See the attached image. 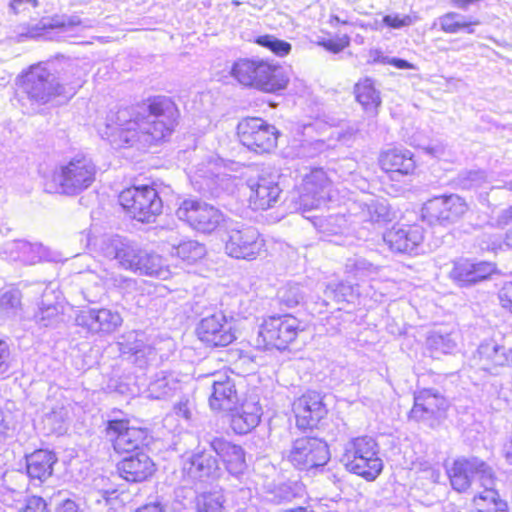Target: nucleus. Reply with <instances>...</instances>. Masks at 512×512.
<instances>
[{
    "label": "nucleus",
    "mask_w": 512,
    "mask_h": 512,
    "mask_svg": "<svg viewBox=\"0 0 512 512\" xmlns=\"http://www.w3.org/2000/svg\"><path fill=\"white\" fill-rule=\"evenodd\" d=\"M103 434L113 453L121 457L115 466L120 479L129 484H143L156 477L158 464L147 452L154 437L147 426L129 417H114L104 422Z\"/></svg>",
    "instance_id": "obj_1"
},
{
    "label": "nucleus",
    "mask_w": 512,
    "mask_h": 512,
    "mask_svg": "<svg viewBox=\"0 0 512 512\" xmlns=\"http://www.w3.org/2000/svg\"><path fill=\"white\" fill-rule=\"evenodd\" d=\"M117 203L127 217L143 224L155 222L164 208L154 183L124 187L118 193Z\"/></svg>",
    "instance_id": "obj_2"
},
{
    "label": "nucleus",
    "mask_w": 512,
    "mask_h": 512,
    "mask_svg": "<svg viewBox=\"0 0 512 512\" xmlns=\"http://www.w3.org/2000/svg\"><path fill=\"white\" fill-rule=\"evenodd\" d=\"M343 459L347 471L368 482L376 480L383 470L379 445L372 436L360 435L350 439Z\"/></svg>",
    "instance_id": "obj_3"
},
{
    "label": "nucleus",
    "mask_w": 512,
    "mask_h": 512,
    "mask_svg": "<svg viewBox=\"0 0 512 512\" xmlns=\"http://www.w3.org/2000/svg\"><path fill=\"white\" fill-rule=\"evenodd\" d=\"M98 169L86 156H76L60 166L47 186L50 192L76 195L90 188L96 181Z\"/></svg>",
    "instance_id": "obj_4"
},
{
    "label": "nucleus",
    "mask_w": 512,
    "mask_h": 512,
    "mask_svg": "<svg viewBox=\"0 0 512 512\" xmlns=\"http://www.w3.org/2000/svg\"><path fill=\"white\" fill-rule=\"evenodd\" d=\"M303 330L301 321L292 314L264 317L257 334L258 348L265 351H285L296 342Z\"/></svg>",
    "instance_id": "obj_5"
},
{
    "label": "nucleus",
    "mask_w": 512,
    "mask_h": 512,
    "mask_svg": "<svg viewBox=\"0 0 512 512\" xmlns=\"http://www.w3.org/2000/svg\"><path fill=\"white\" fill-rule=\"evenodd\" d=\"M281 136L279 129L258 116L242 117L235 128L238 143L247 151L264 155L273 152Z\"/></svg>",
    "instance_id": "obj_6"
},
{
    "label": "nucleus",
    "mask_w": 512,
    "mask_h": 512,
    "mask_svg": "<svg viewBox=\"0 0 512 512\" xmlns=\"http://www.w3.org/2000/svg\"><path fill=\"white\" fill-rule=\"evenodd\" d=\"M175 215L190 229L205 235L218 231L227 221V217L219 208L195 197L182 200L175 210Z\"/></svg>",
    "instance_id": "obj_7"
},
{
    "label": "nucleus",
    "mask_w": 512,
    "mask_h": 512,
    "mask_svg": "<svg viewBox=\"0 0 512 512\" xmlns=\"http://www.w3.org/2000/svg\"><path fill=\"white\" fill-rule=\"evenodd\" d=\"M197 340L207 349H224L237 340V330L223 311L202 317L194 330Z\"/></svg>",
    "instance_id": "obj_8"
},
{
    "label": "nucleus",
    "mask_w": 512,
    "mask_h": 512,
    "mask_svg": "<svg viewBox=\"0 0 512 512\" xmlns=\"http://www.w3.org/2000/svg\"><path fill=\"white\" fill-rule=\"evenodd\" d=\"M445 474L451 487L458 493L468 491L475 477L495 479L492 468L478 458L459 457L445 464Z\"/></svg>",
    "instance_id": "obj_9"
},
{
    "label": "nucleus",
    "mask_w": 512,
    "mask_h": 512,
    "mask_svg": "<svg viewBox=\"0 0 512 512\" xmlns=\"http://www.w3.org/2000/svg\"><path fill=\"white\" fill-rule=\"evenodd\" d=\"M286 459L294 468L309 471L329 461V447L320 438L302 436L293 441Z\"/></svg>",
    "instance_id": "obj_10"
},
{
    "label": "nucleus",
    "mask_w": 512,
    "mask_h": 512,
    "mask_svg": "<svg viewBox=\"0 0 512 512\" xmlns=\"http://www.w3.org/2000/svg\"><path fill=\"white\" fill-rule=\"evenodd\" d=\"M324 395L315 390H307L292 402V413L298 429H319L327 419L329 410Z\"/></svg>",
    "instance_id": "obj_11"
},
{
    "label": "nucleus",
    "mask_w": 512,
    "mask_h": 512,
    "mask_svg": "<svg viewBox=\"0 0 512 512\" xmlns=\"http://www.w3.org/2000/svg\"><path fill=\"white\" fill-rule=\"evenodd\" d=\"M382 240L394 254L415 255L425 240V229L417 222L398 221L385 229Z\"/></svg>",
    "instance_id": "obj_12"
},
{
    "label": "nucleus",
    "mask_w": 512,
    "mask_h": 512,
    "mask_svg": "<svg viewBox=\"0 0 512 512\" xmlns=\"http://www.w3.org/2000/svg\"><path fill=\"white\" fill-rule=\"evenodd\" d=\"M225 251L232 258L252 261L266 253V240L254 227L231 229L225 241Z\"/></svg>",
    "instance_id": "obj_13"
},
{
    "label": "nucleus",
    "mask_w": 512,
    "mask_h": 512,
    "mask_svg": "<svg viewBox=\"0 0 512 512\" xmlns=\"http://www.w3.org/2000/svg\"><path fill=\"white\" fill-rule=\"evenodd\" d=\"M450 407L449 400L433 388H423L414 393L408 419L414 422L439 421Z\"/></svg>",
    "instance_id": "obj_14"
},
{
    "label": "nucleus",
    "mask_w": 512,
    "mask_h": 512,
    "mask_svg": "<svg viewBox=\"0 0 512 512\" xmlns=\"http://www.w3.org/2000/svg\"><path fill=\"white\" fill-rule=\"evenodd\" d=\"M496 274V263L462 257L453 261L449 278L460 287H469L488 281Z\"/></svg>",
    "instance_id": "obj_15"
},
{
    "label": "nucleus",
    "mask_w": 512,
    "mask_h": 512,
    "mask_svg": "<svg viewBox=\"0 0 512 512\" xmlns=\"http://www.w3.org/2000/svg\"><path fill=\"white\" fill-rule=\"evenodd\" d=\"M332 181L321 168L312 169L307 173L298 188L299 199L309 210L317 209L331 200Z\"/></svg>",
    "instance_id": "obj_16"
},
{
    "label": "nucleus",
    "mask_w": 512,
    "mask_h": 512,
    "mask_svg": "<svg viewBox=\"0 0 512 512\" xmlns=\"http://www.w3.org/2000/svg\"><path fill=\"white\" fill-rule=\"evenodd\" d=\"M377 165L391 180L413 175L417 168L414 153L399 145L382 149L377 157Z\"/></svg>",
    "instance_id": "obj_17"
},
{
    "label": "nucleus",
    "mask_w": 512,
    "mask_h": 512,
    "mask_svg": "<svg viewBox=\"0 0 512 512\" xmlns=\"http://www.w3.org/2000/svg\"><path fill=\"white\" fill-rule=\"evenodd\" d=\"M465 201L457 195H442L427 200L421 208V217L430 223H443L464 214Z\"/></svg>",
    "instance_id": "obj_18"
},
{
    "label": "nucleus",
    "mask_w": 512,
    "mask_h": 512,
    "mask_svg": "<svg viewBox=\"0 0 512 512\" xmlns=\"http://www.w3.org/2000/svg\"><path fill=\"white\" fill-rule=\"evenodd\" d=\"M210 446L217 455L218 462L231 476L238 477L247 470L246 452L241 445L223 437H215Z\"/></svg>",
    "instance_id": "obj_19"
},
{
    "label": "nucleus",
    "mask_w": 512,
    "mask_h": 512,
    "mask_svg": "<svg viewBox=\"0 0 512 512\" xmlns=\"http://www.w3.org/2000/svg\"><path fill=\"white\" fill-rule=\"evenodd\" d=\"M282 189L279 184L267 177H260L249 184L248 207L254 212L273 209L280 201Z\"/></svg>",
    "instance_id": "obj_20"
},
{
    "label": "nucleus",
    "mask_w": 512,
    "mask_h": 512,
    "mask_svg": "<svg viewBox=\"0 0 512 512\" xmlns=\"http://www.w3.org/2000/svg\"><path fill=\"white\" fill-rule=\"evenodd\" d=\"M229 412L230 428L238 435H245L251 432L261 421V405L251 399H244L238 402Z\"/></svg>",
    "instance_id": "obj_21"
},
{
    "label": "nucleus",
    "mask_w": 512,
    "mask_h": 512,
    "mask_svg": "<svg viewBox=\"0 0 512 512\" xmlns=\"http://www.w3.org/2000/svg\"><path fill=\"white\" fill-rule=\"evenodd\" d=\"M253 89L264 93H276L286 88L288 78L281 65L268 59H259Z\"/></svg>",
    "instance_id": "obj_22"
},
{
    "label": "nucleus",
    "mask_w": 512,
    "mask_h": 512,
    "mask_svg": "<svg viewBox=\"0 0 512 512\" xmlns=\"http://www.w3.org/2000/svg\"><path fill=\"white\" fill-rule=\"evenodd\" d=\"M120 264L133 271L145 275H158L161 272L160 257L148 254L133 247H123L117 250L115 256Z\"/></svg>",
    "instance_id": "obj_23"
},
{
    "label": "nucleus",
    "mask_w": 512,
    "mask_h": 512,
    "mask_svg": "<svg viewBox=\"0 0 512 512\" xmlns=\"http://www.w3.org/2000/svg\"><path fill=\"white\" fill-rule=\"evenodd\" d=\"M58 462L55 452L39 448L25 456V471L30 482L43 483L53 475Z\"/></svg>",
    "instance_id": "obj_24"
},
{
    "label": "nucleus",
    "mask_w": 512,
    "mask_h": 512,
    "mask_svg": "<svg viewBox=\"0 0 512 512\" xmlns=\"http://www.w3.org/2000/svg\"><path fill=\"white\" fill-rule=\"evenodd\" d=\"M49 72L43 62L30 65L18 77V84L31 100H41L48 95Z\"/></svg>",
    "instance_id": "obj_25"
},
{
    "label": "nucleus",
    "mask_w": 512,
    "mask_h": 512,
    "mask_svg": "<svg viewBox=\"0 0 512 512\" xmlns=\"http://www.w3.org/2000/svg\"><path fill=\"white\" fill-rule=\"evenodd\" d=\"M238 402L239 394L234 380L227 374L218 375L212 382L209 407L214 411H229Z\"/></svg>",
    "instance_id": "obj_26"
},
{
    "label": "nucleus",
    "mask_w": 512,
    "mask_h": 512,
    "mask_svg": "<svg viewBox=\"0 0 512 512\" xmlns=\"http://www.w3.org/2000/svg\"><path fill=\"white\" fill-rule=\"evenodd\" d=\"M468 512H509V503L498 489L486 487L471 497Z\"/></svg>",
    "instance_id": "obj_27"
},
{
    "label": "nucleus",
    "mask_w": 512,
    "mask_h": 512,
    "mask_svg": "<svg viewBox=\"0 0 512 512\" xmlns=\"http://www.w3.org/2000/svg\"><path fill=\"white\" fill-rule=\"evenodd\" d=\"M355 101L365 112L377 114L382 104L381 93L369 77L358 80L353 89Z\"/></svg>",
    "instance_id": "obj_28"
},
{
    "label": "nucleus",
    "mask_w": 512,
    "mask_h": 512,
    "mask_svg": "<svg viewBox=\"0 0 512 512\" xmlns=\"http://www.w3.org/2000/svg\"><path fill=\"white\" fill-rule=\"evenodd\" d=\"M475 358L486 371H491L508 364V355L505 347L494 341L481 343L476 351Z\"/></svg>",
    "instance_id": "obj_29"
},
{
    "label": "nucleus",
    "mask_w": 512,
    "mask_h": 512,
    "mask_svg": "<svg viewBox=\"0 0 512 512\" xmlns=\"http://www.w3.org/2000/svg\"><path fill=\"white\" fill-rule=\"evenodd\" d=\"M207 254L203 243L187 239L175 245L172 249V256L183 265H194L205 258Z\"/></svg>",
    "instance_id": "obj_30"
},
{
    "label": "nucleus",
    "mask_w": 512,
    "mask_h": 512,
    "mask_svg": "<svg viewBox=\"0 0 512 512\" xmlns=\"http://www.w3.org/2000/svg\"><path fill=\"white\" fill-rule=\"evenodd\" d=\"M178 119H154L143 128L144 141L149 145H155L166 141L174 132Z\"/></svg>",
    "instance_id": "obj_31"
},
{
    "label": "nucleus",
    "mask_w": 512,
    "mask_h": 512,
    "mask_svg": "<svg viewBox=\"0 0 512 512\" xmlns=\"http://www.w3.org/2000/svg\"><path fill=\"white\" fill-rule=\"evenodd\" d=\"M188 464V472L200 478L213 476L219 470L218 460L209 451L193 454Z\"/></svg>",
    "instance_id": "obj_32"
},
{
    "label": "nucleus",
    "mask_w": 512,
    "mask_h": 512,
    "mask_svg": "<svg viewBox=\"0 0 512 512\" xmlns=\"http://www.w3.org/2000/svg\"><path fill=\"white\" fill-rule=\"evenodd\" d=\"M260 58H239L233 62L230 75L242 86L252 88Z\"/></svg>",
    "instance_id": "obj_33"
},
{
    "label": "nucleus",
    "mask_w": 512,
    "mask_h": 512,
    "mask_svg": "<svg viewBox=\"0 0 512 512\" xmlns=\"http://www.w3.org/2000/svg\"><path fill=\"white\" fill-rule=\"evenodd\" d=\"M147 111L154 119H179L180 111L176 103L166 96H153L147 99Z\"/></svg>",
    "instance_id": "obj_34"
},
{
    "label": "nucleus",
    "mask_w": 512,
    "mask_h": 512,
    "mask_svg": "<svg viewBox=\"0 0 512 512\" xmlns=\"http://www.w3.org/2000/svg\"><path fill=\"white\" fill-rule=\"evenodd\" d=\"M122 324V317L117 311L101 308L93 312L91 329L97 333L110 334Z\"/></svg>",
    "instance_id": "obj_35"
},
{
    "label": "nucleus",
    "mask_w": 512,
    "mask_h": 512,
    "mask_svg": "<svg viewBox=\"0 0 512 512\" xmlns=\"http://www.w3.org/2000/svg\"><path fill=\"white\" fill-rule=\"evenodd\" d=\"M144 121L143 116H137L135 118L127 120L121 125L117 132V140L122 147H133L143 137V129H141V123Z\"/></svg>",
    "instance_id": "obj_36"
},
{
    "label": "nucleus",
    "mask_w": 512,
    "mask_h": 512,
    "mask_svg": "<svg viewBox=\"0 0 512 512\" xmlns=\"http://www.w3.org/2000/svg\"><path fill=\"white\" fill-rule=\"evenodd\" d=\"M440 29L444 33H458L464 31L468 34L474 33V27L480 24L477 19L471 21L462 20L460 15L455 12H448L442 15L439 19Z\"/></svg>",
    "instance_id": "obj_37"
},
{
    "label": "nucleus",
    "mask_w": 512,
    "mask_h": 512,
    "mask_svg": "<svg viewBox=\"0 0 512 512\" xmlns=\"http://www.w3.org/2000/svg\"><path fill=\"white\" fill-rule=\"evenodd\" d=\"M226 499L220 491H210L201 493L196 497V512H223Z\"/></svg>",
    "instance_id": "obj_38"
},
{
    "label": "nucleus",
    "mask_w": 512,
    "mask_h": 512,
    "mask_svg": "<svg viewBox=\"0 0 512 512\" xmlns=\"http://www.w3.org/2000/svg\"><path fill=\"white\" fill-rule=\"evenodd\" d=\"M253 42L267 50L278 57L287 56L292 49V46L289 42L280 40L273 35L265 34L257 36Z\"/></svg>",
    "instance_id": "obj_39"
},
{
    "label": "nucleus",
    "mask_w": 512,
    "mask_h": 512,
    "mask_svg": "<svg viewBox=\"0 0 512 512\" xmlns=\"http://www.w3.org/2000/svg\"><path fill=\"white\" fill-rule=\"evenodd\" d=\"M497 300L501 309L512 315V280L502 283L497 290Z\"/></svg>",
    "instance_id": "obj_40"
},
{
    "label": "nucleus",
    "mask_w": 512,
    "mask_h": 512,
    "mask_svg": "<svg viewBox=\"0 0 512 512\" xmlns=\"http://www.w3.org/2000/svg\"><path fill=\"white\" fill-rule=\"evenodd\" d=\"M20 512H50L47 501L38 495L27 497Z\"/></svg>",
    "instance_id": "obj_41"
},
{
    "label": "nucleus",
    "mask_w": 512,
    "mask_h": 512,
    "mask_svg": "<svg viewBox=\"0 0 512 512\" xmlns=\"http://www.w3.org/2000/svg\"><path fill=\"white\" fill-rule=\"evenodd\" d=\"M319 45L329 52L339 53L350 45V37L343 34L335 39L322 40Z\"/></svg>",
    "instance_id": "obj_42"
},
{
    "label": "nucleus",
    "mask_w": 512,
    "mask_h": 512,
    "mask_svg": "<svg viewBox=\"0 0 512 512\" xmlns=\"http://www.w3.org/2000/svg\"><path fill=\"white\" fill-rule=\"evenodd\" d=\"M10 376V347L5 339L0 337V380Z\"/></svg>",
    "instance_id": "obj_43"
},
{
    "label": "nucleus",
    "mask_w": 512,
    "mask_h": 512,
    "mask_svg": "<svg viewBox=\"0 0 512 512\" xmlns=\"http://www.w3.org/2000/svg\"><path fill=\"white\" fill-rule=\"evenodd\" d=\"M382 22L389 28L399 29L411 25L413 23V18L409 15H385L382 19Z\"/></svg>",
    "instance_id": "obj_44"
},
{
    "label": "nucleus",
    "mask_w": 512,
    "mask_h": 512,
    "mask_svg": "<svg viewBox=\"0 0 512 512\" xmlns=\"http://www.w3.org/2000/svg\"><path fill=\"white\" fill-rule=\"evenodd\" d=\"M81 20L79 18H73L69 19L67 21L64 20H56L52 19L48 23H44L41 27V30H53V29H60L65 27H72V26H78L81 25Z\"/></svg>",
    "instance_id": "obj_45"
},
{
    "label": "nucleus",
    "mask_w": 512,
    "mask_h": 512,
    "mask_svg": "<svg viewBox=\"0 0 512 512\" xmlns=\"http://www.w3.org/2000/svg\"><path fill=\"white\" fill-rule=\"evenodd\" d=\"M55 512H84L80 507V504L77 503L74 499H64L61 501L55 508Z\"/></svg>",
    "instance_id": "obj_46"
},
{
    "label": "nucleus",
    "mask_w": 512,
    "mask_h": 512,
    "mask_svg": "<svg viewBox=\"0 0 512 512\" xmlns=\"http://www.w3.org/2000/svg\"><path fill=\"white\" fill-rule=\"evenodd\" d=\"M123 494L124 492H120L118 489H107L102 492V497L107 504L113 505L117 501L123 503Z\"/></svg>",
    "instance_id": "obj_47"
},
{
    "label": "nucleus",
    "mask_w": 512,
    "mask_h": 512,
    "mask_svg": "<svg viewBox=\"0 0 512 512\" xmlns=\"http://www.w3.org/2000/svg\"><path fill=\"white\" fill-rule=\"evenodd\" d=\"M390 211L388 208L381 206L375 210V215H371V221L375 223H381L389 220Z\"/></svg>",
    "instance_id": "obj_48"
},
{
    "label": "nucleus",
    "mask_w": 512,
    "mask_h": 512,
    "mask_svg": "<svg viewBox=\"0 0 512 512\" xmlns=\"http://www.w3.org/2000/svg\"><path fill=\"white\" fill-rule=\"evenodd\" d=\"M25 3L31 4L33 7H37L39 4L38 0H11L9 7L13 13L17 14L19 13L21 6Z\"/></svg>",
    "instance_id": "obj_49"
},
{
    "label": "nucleus",
    "mask_w": 512,
    "mask_h": 512,
    "mask_svg": "<svg viewBox=\"0 0 512 512\" xmlns=\"http://www.w3.org/2000/svg\"><path fill=\"white\" fill-rule=\"evenodd\" d=\"M133 512H164V509L158 503H146L136 508Z\"/></svg>",
    "instance_id": "obj_50"
},
{
    "label": "nucleus",
    "mask_w": 512,
    "mask_h": 512,
    "mask_svg": "<svg viewBox=\"0 0 512 512\" xmlns=\"http://www.w3.org/2000/svg\"><path fill=\"white\" fill-rule=\"evenodd\" d=\"M388 63L397 69H415L412 63L400 58H392Z\"/></svg>",
    "instance_id": "obj_51"
},
{
    "label": "nucleus",
    "mask_w": 512,
    "mask_h": 512,
    "mask_svg": "<svg viewBox=\"0 0 512 512\" xmlns=\"http://www.w3.org/2000/svg\"><path fill=\"white\" fill-rule=\"evenodd\" d=\"M15 298L12 294L6 293L0 299V306L2 308H8L14 305Z\"/></svg>",
    "instance_id": "obj_52"
},
{
    "label": "nucleus",
    "mask_w": 512,
    "mask_h": 512,
    "mask_svg": "<svg viewBox=\"0 0 512 512\" xmlns=\"http://www.w3.org/2000/svg\"><path fill=\"white\" fill-rule=\"evenodd\" d=\"M503 456L505 460L512 465V438L509 440V442L504 447Z\"/></svg>",
    "instance_id": "obj_53"
},
{
    "label": "nucleus",
    "mask_w": 512,
    "mask_h": 512,
    "mask_svg": "<svg viewBox=\"0 0 512 512\" xmlns=\"http://www.w3.org/2000/svg\"><path fill=\"white\" fill-rule=\"evenodd\" d=\"M282 512H316V511L314 509H312V507H310V506H297V507L285 509Z\"/></svg>",
    "instance_id": "obj_54"
},
{
    "label": "nucleus",
    "mask_w": 512,
    "mask_h": 512,
    "mask_svg": "<svg viewBox=\"0 0 512 512\" xmlns=\"http://www.w3.org/2000/svg\"><path fill=\"white\" fill-rule=\"evenodd\" d=\"M329 21H330L331 24H333V23L345 24L346 23L345 21H340L338 16H331Z\"/></svg>",
    "instance_id": "obj_55"
},
{
    "label": "nucleus",
    "mask_w": 512,
    "mask_h": 512,
    "mask_svg": "<svg viewBox=\"0 0 512 512\" xmlns=\"http://www.w3.org/2000/svg\"><path fill=\"white\" fill-rule=\"evenodd\" d=\"M183 416L185 418H189L190 417V413H189V411L187 409L184 411Z\"/></svg>",
    "instance_id": "obj_56"
}]
</instances>
